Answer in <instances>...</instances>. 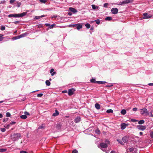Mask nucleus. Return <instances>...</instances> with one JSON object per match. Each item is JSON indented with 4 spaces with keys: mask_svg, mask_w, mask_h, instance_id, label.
<instances>
[{
    "mask_svg": "<svg viewBox=\"0 0 153 153\" xmlns=\"http://www.w3.org/2000/svg\"><path fill=\"white\" fill-rule=\"evenodd\" d=\"M21 137V135L20 133H16L11 135V137L13 141H15L19 139Z\"/></svg>",
    "mask_w": 153,
    "mask_h": 153,
    "instance_id": "1",
    "label": "nucleus"
},
{
    "mask_svg": "<svg viewBox=\"0 0 153 153\" xmlns=\"http://www.w3.org/2000/svg\"><path fill=\"white\" fill-rule=\"evenodd\" d=\"M27 13L26 12H23L21 13L20 14H10L8 15V17L9 18H11L12 17H22L23 16H25Z\"/></svg>",
    "mask_w": 153,
    "mask_h": 153,
    "instance_id": "2",
    "label": "nucleus"
},
{
    "mask_svg": "<svg viewBox=\"0 0 153 153\" xmlns=\"http://www.w3.org/2000/svg\"><path fill=\"white\" fill-rule=\"evenodd\" d=\"M140 113L142 115H143L144 114H145L146 115H147L149 114V113L147 109L145 108H144L141 109L140 110Z\"/></svg>",
    "mask_w": 153,
    "mask_h": 153,
    "instance_id": "3",
    "label": "nucleus"
},
{
    "mask_svg": "<svg viewBox=\"0 0 153 153\" xmlns=\"http://www.w3.org/2000/svg\"><path fill=\"white\" fill-rule=\"evenodd\" d=\"M75 91V89L74 88L69 89L68 91V95L69 96H71L72 95Z\"/></svg>",
    "mask_w": 153,
    "mask_h": 153,
    "instance_id": "4",
    "label": "nucleus"
},
{
    "mask_svg": "<svg viewBox=\"0 0 153 153\" xmlns=\"http://www.w3.org/2000/svg\"><path fill=\"white\" fill-rule=\"evenodd\" d=\"M143 19H147L151 18L152 16L150 15H148L147 13H144L143 14Z\"/></svg>",
    "mask_w": 153,
    "mask_h": 153,
    "instance_id": "5",
    "label": "nucleus"
},
{
    "mask_svg": "<svg viewBox=\"0 0 153 153\" xmlns=\"http://www.w3.org/2000/svg\"><path fill=\"white\" fill-rule=\"evenodd\" d=\"M132 1L131 0H126L119 3L120 5H122L123 4H128V3H131Z\"/></svg>",
    "mask_w": 153,
    "mask_h": 153,
    "instance_id": "6",
    "label": "nucleus"
},
{
    "mask_svg": "<svg viewBox=\"0 0 153 153\" xmlns=\"http://www.w3.org/2000/svg\"><path fill=\"white\" fill-rule=\"evenodd\" d=\"M137 128L140 130L143 131L146 129V127L145 126L139 125L137 126Z\"/></svg>",
    "mask_w": 153,
    "mask_h": 153,
    "instance_id": "7",
    "label": "nucleus"
},
{
    "mask_svg": "<svg viewBox=\"0 0 153 153\" xmlns=\"http://www.w3.org/2000/svg\"><path fill=\"white\" fill-rule=\"evenodd\" d=\"M112 13L113 14H116L117 13L118 10L117 8H113L111 10Z\"/></svg>",
    "mask_w": 153,
    "mask_h": 153,
    "instance_id": "8",
    "label": "nucleus"
},
{
    "mask_svg": "<svg viewBox=\"0 0 153 153\" xmlns=\"http://www.w3.org/2000/svg\"><path fill=\"white\" fill-rule=\"evenodd\" d=\"M100 146L102 148H105L107 147V144L105 143H100Z\"/></svg>",
    "mask_w": 153,
    "mask_h": 153,
    "instance_id": "9",
    "label": "nucleus"
},
{
    "mask_svg": "<svg viewBox=\"0 0 153 153\" xmlns=\"http://www.w3.org/2000/svg\"><path fill=\"white\" fill-rule=\"evenodd\" d=\"M122 140L123 143H127L128 141V137L127 136H124L122 138Z\"/></svg>",
    "mask_w": 153,
    "mask_h": 153,
    "instance_id": "10",
    "label": "nucleus"
},
{
    "mask_svg": "<svg viewBox=\"0 0 153 153\" xmlns=\"http://www.w3.org/2000/svg\"><path fill=\"white\" fill-rule=\"evenodd\" d=\"M69 9L70 11L74 13L77 12V10L76 9L73 7H69Z\"/></svg>",
    "mask_w": 153,
    "mask_h": 153,
    "instance_id": "11",
    "label": "nucleus"
},
{
    "mask_svg": "<svg viewBox=\"0 0 153 153\" xmlns=\"http://www.w3.org/2000/svg\"><path fill=\"white\" fill-rule=\"evenodd\" d=\"M128 126V124H126L125 123H122L121 124V129H122L123 130L125 129L126 126Z\"/></svg>",
    "mask_w": 153,
    "mask_h": 153,
    "instance_id": "12",
    "label": "nucleus"
},
{
    "mask_svg": "<svg viewBox=\"0 0 153 153\" xmlns=\"http://www.w3.org/2000/svg\"><path fill=\"white\" fill-rule=\"evenodd\" d=\"M80 119L81 118L80 117H78L75 119L74 121L76 123H78L80 121Z\"/></svg>",
    "mask_w": 153,
    "mask_h": 153,
    "instance_id": "13",
    "label": "nucleus"
},
{
    "mask_svg": "<svg viewBox=\"0 0 153 153\" xmlns=\"http://www.w3.org/2000/svg\"><path fill=\"white\" fill-rule=\"evenodd\" d=\"M59 113L58 111L57 110H56L55 112L53 114L52 116L54 117H55V116H56L57 115H59Z\"/></svg>",
    "mask_w": 153,
    "mask_h": 153,
    "instance_id": "14",
    "label": "nucleus"
},
{
    "mask_svg": "<svg viewBox=\"0 0 153 153\" xmlns=\"http://www.w3.org/2000/svg\"><path fill=\"white\" fill-rule=\"evenodd\" d=\"M95 106L96 108L97 109H99L100 108V105L98 103H96Z\"/></svg>",
    "mask_w": 153,
    "mask_h": 153,
    "instance_id": "15",
    "label": "nucleus"
},
{
    "mask_svg": "<svg viewBox=\"0 0 153 153\" xmlns=\"http://www.w3.org/2000/svg\"><path fill=\"white\" fill-rule=\"evenodd\" d=\"M78 25H76L77 26L76 28L78 30H79L80 29L82 28V26L79 24H78Z\"/></svg>",
    "mask_w": 153,
    "mask_h": 153,
    "instance_id": "16",
    "label": "nucleus"
},
{
    "mask_svg": "<svg viewBox=\"0 0 153 153\" xmlns=\"http://www.w3.org/2000/svg\"><path fill=\"white\" fill-rule=\"evenodd\" d=\"M54 69L53 68H52L51 69L50 71V73L51 74V75L52 76L54 75L56 73L55 72L53 71Z\"/></svg>",
    "mask_w": 153,
    "mask_h": 153,
    "instance_id": "17",
    "label": "nucleus"
},
{
    "mask_svg": "<svg viewBox=\"0 0 153 153\" xmlns=\"http://www.w3.org/2000/svg\"><path fill=\"white\" fill-rule=\"evenodd\" d=\"M27 33H22V34H21L20 35H19V36L20 38L22 37H24L26 36H27Z\"/></svg>",
    "mask_w": 153,
    "mask_h": 153,
    "instance_id": "18",
    "label": "nucleus"
},
{
    "mask_svg": "<svg viewBox=\"0 0 153 153\" xmlns=\"http://www.w3.org/2000/svg\"><path fill=\"white\" fill-rule=\"evenodd\" d=\"M96 82L97 83L99 84H103L106 83V82L105 81H96Z\"/></svg>",
    "mask_w": 153,
    "mask_h": 153,
    "instance_id": "19",
    "label": "nucleus"
},
{
    "mask_svg": "<svg viewBox=\"0 0 153 153\" xmlns=\"http://www.w3.org/2000/svg\"><path fill=\"white\" fill-rule=\"evenodd\" d=\"M62 125L60 124H58L56 126V128L58 129H60Z\"/></svg>",
    "mask_w": 153,
    "mask_h": 153,
    "instance_id": "20",
    "label": "nucleus"
},
{
    "mask_svg": "<svg viewBox=\"0 0 153 153\" xmlns=\"http://www.w3.org/2000/svg\"><path fill=\"white\" fill-rule=\"evenodd\" d=\"M126 113V111L125 109H123L121 111V113L123 115H125Z\"/></svg>",
    "mask_w": 153,
    "mask_h": 153,
    "instance_id": "21",
    "label": "nucleus"
},
{
    "mask_svg": "<svg viewBox=\"0 0 153 153\" xmlns=\"http://www.w3.org/2000/svg\"><path fill=\"white\" fill-rule=\"evenodd\" d=\"M117 141L119 143H120L122 145H124V143L123 142V141H122L121 140H120V139H117Z\"/></svg>",
    "mask_w": 153,
    "mask_h": 153,
    "instance_id": "22",
    "label": "nucleus"
},
{
    "mask_svg": "<svg viewBox=\"0 0 153 153\" xmlns=\"http://www.w3.org/2000/svg\"><path fill=\"white\" fill-rule=\"evenodd\" d=\"M95 133H96V134H100V130L98 128L95 131Z\"/></svg>",
    "mask_w": 153,
    "mask_h": 153,
    "instance_id": "23",
    "label": "nucleus"
},
{
    "mask_svg": "<svg viewBox=\"0 0 153 153\" xmlns=\"http://www.w3.org/2000/svg\"><path fill=\"white\" fill-rule=\"evenodd\" d=\"M46 84L48 86H50L51 85V82L48 80H47L45 82Z\"/></svg>",
    "mask_w": 153,
    "mask_h": 153,
    "instance_id": "24",
    "label": "nucleus"
},
{
    "mask_svg": "<svg viewBox=\"0 0 153 153\" xmlns=\"http://www.w3.org/2000/svg\"><path fill=\"white\" fill-rule=\"evenodd\" d=\"M128 150L130 152H132L134 150V148L133 147H131V148H128Z\"/></svg>",
    "mask_w": 153,
    "mask_h": 153,
    "instance_id": "25",
    "label": "nucleus"
},
{
    "mask_svg": "<svg viewBox=\"0 0 153 153\" xmlns=\"http://www.w3.org/2000/svg\"><path fill=\"white\" fill-rule=\"evenodd\" d=\"M20 117L22 119H25L27 118V116L25 115H23L21 116Z\"/></svg>",
    "mask_w": 153,
    "mask_h": 153,
    "instance_id": "26",
    "label": "nucleus"
},
{
    "mask_svg": "<svg viewBox=\"0 0 153 153\" xmlns=\"http://www.w3.org/2000/svg\"><path fill=\"white\" fill-rule=\"evenodd\" d=\"M112 20V18L110 17H107L105 18V20L110 21Z\"/></svg>",
    "mask_w": 153,
    "mask_h": 153,
    "instance_id": "27",
    "label": "nucleus"
},
{
    "mask_svg": "<svg viewBox=\"0 0 153 153\" xmlns=\"http://www.w3.org/2000/svg\"><path fill=\"white\" fill-rule=\"evenodd\" d=\"M144 123V121L143 120H141L138 122L139 124H142Z\"/></svg>",
    "mask_w": 153,
    "mask_h": 153,
    "instance_id": "28",
    "label": "nucleus"
},
{
    "mask_svg": "<svg viewBox=\"0 0 153 153\" xmlns=\"http://www.w3.org/2000/svg\"><path fill=\"white\" fill-rule=\"evenodd\" d=\"M106 112L108 113H112L113 112V110L111 109H108L107 110Z\"/></svg>",
    "mask_w": 153,
    "mask_h": 153,
    "instance_id": "29",
    "label": "nucleus"
},
{
    "mask_svg": "<svg viewBox=\"0 0 153 153\" xmlns=\"http://www.w3.org/2000/svg\"><path fill=\"white\" fill-rule=\"evenodd\" d=\"M92 7L93 9L94 10H95L96 9H97V8H98V6H95V5H94V4H92Z\"/></svg>",
    "mask_w": 153,
    "mask_h": 153,
    "instance_id": "30",
    "label": "nucleus"
},
{
    "mask_svg": "<svg viewBox=\"0 0 153 153\" xmlns=\"http://www.w3.org/2000/svg\"><path fill=\"white\" fill-rule=\"evenodd\" d=\"M20 37H19V36H15V37H13L12 38V39L13 40H16V39H20Z\"/></svg>",
    "mask_w": 153,
    "mask_h": 153,
    "instance_id": "31",
    "label": "nucleus"
},
{
    "mask_svg": "<svg viewBox=\"0 0 153 153\" xmlns=\"http://www.w3.org/2000/svg\"><path fill=\"white\" fill-rule=\"evenodd\" d=\"M90 81L91 82L97 83V81H96V80L94 79H91L90 80Z\"/></svg>",
    "mask_w": 153,
    "mask_h": 153,
    "instance_id": "32",
    "label": "nucleus"
},
{
    "mask_svg": "<svg viewBox=\"0 0 153 153\" xmlns=\"http://www.w3.org/2000/svg\"><path fill=\"white\" fill-rule=\"evenodd\" d=\"M85 26L88 29L90 28L91 26L88 23H86L85 24Z\"/></svg>",
    "mask_w": 153,
    "mask_h": 153,
    "instance_id": "33",
    "label": "nucleus"
},
{
    "mask_svg": "<svg viewBox=\"0 0 153 153\" xmlns=\"http://www.w3.org/2000/svg\"><path fill=\"white\" fill-rule=\"evenodd\" d=\"M7 150L6 149H0V152H5Z\"/></svg>",
    "mask_w": 153,
    "mask_h": 153,
    "instance_id": "34",
    "label": "nucleus"
},
{
    "mask_svg": "<svg viewBox=\"0 0 153 153\" xmlns=\"http://www.w3.org/2000/svg\"><path fill=\"white\" fill-rule=\"evenodd\" d=\"M93 22H96V23H97V25L100 24V22L99 21V19H97L96 20L94 21Z\"/></svg>",
    "mask_w": 153,
    "mask_h": 153,
    "instance_id": "35",
    "label": "nucleus"
},
{
    "mask_svg": "<svg viewBox=\"0 0 153 153\" xmlns=\"http://www.w3.org/2000/svg\"><path fill=\"white\" fill-rule=\"evenodd\" d=\"M5 26H1V28H0V29L1 30H5Z\"/></svg>",
    "mask_w": 153,
    "mask_h": 153,
    "instance_id": "36",
    "label": "nucleus"
},
{
    "mask_svg": "<svg viewBox=\"0 0 153 153\" xmlns=\"http://www.w3.org/2000/svg\"><path fill=\"white\" fill-rule=\"evenodd\" d=\"M40 1L41 3H45L47 1L46 0H39Z\"/></svg>",
    "mask_w": 153,
    "mask_h": 153,
    "instance_id": "37",
    "label": "nucleus"
},
{
    "mask_svg": "<svg viewBox=\"0 0 153 153\" xmlns=\"http://www.w3.org/2000/svg\"><path fill=\"white\" fill-rule=\"evenodd\" d=\"M10 114L9 112H7L6 113V116L7 117H10Z\"/></svg>",
    "mask_w": 153,
    "mask_h": 153,
    "instance_id": "38",
    "label": "nucleus"
},
{
    "mask_svg": "<svg viewBox=\"0 0 153 153\" xmlns=\"http://www.w3.org/2000/svg\"><path fill=\"white\" fill-rule=\"evenodd\" d=\"M43 95L42 94H37V96L38 97H41Z\"/></svg>",
    "mask_w": 153,
    "mask_h": 153,
    "instance_id": "39",
    "label": "nucleus"
},
{
    "mask_svg": "<svg viewBox=\"0 0 153 153\" xmlns=\"http://www.w3.org/2000/svg\"><path fill=\"white\" fill-rule=\"evenodd\" d=\"M10 124H8V125H5L4 126V127L8 129V128H9V127H10Z\"/></svg>",
    "mask_w": 153,
    "mask_h": 153,
    "instance_id": "40",
    "label": "nucleus"
},
{
    "mask_svg": "<svg viewBox=\"0 0 153 153\" xmlns=\"http://www.w3.org/2000/svg\"><path fill=\"white\" fill-rule=\"evenodd\" d=\"M72 153H78V151L76 149H75L72 151Z\"/></svg>",
    "mask_w": 153,
    "mask_h": 153,
    "instance_id": "41",
    "label": "nucleus"
},
{
    "mask_svg": "<svg viewBox=\"0 0 153 153\" xmlns=\"http://www.w3.org/2000/svg\"><path fill=\"white\" fill-rule=\"evenodd\" d=\"M55 26V24H53L51 25H50V26L49 27V28L50 29L53 28Z\"/></svg>",
    "mask_w": 153,
    "mask_h": 153,
    "instance_id": "42",
    "label": "nucleus"
},
{
    "mask_svg": "<svg viewBox=\"0 0 153 153\" xmlns=\"http://www.w3.org/2000/svg\"><path fill=\"white\" fill-rule=\"evenodd\" d=\"M16 1V0H10V4H12L14 2Z\"/></svg>",
    "mask_w": 153,
    "mask_h": 153,
    "instance_id": "43",
    "label": "nucleus"
},
{
    "mask_svg": "<svg viewBox=\"0 0 153 153\" xmlns=\"http://www.w3.org/2000/svg\"><path fill=\"white\" fill-rule=\"evenodd\" d=\"M17 6L18 7H20V5H21V3L20 2H17Z\"/></svg>",
    "mask_w": 153,
    "mask_h": 153,
    "instance_id": "44",
    "label": "nucleus"
},
{
    "mask_svg": "<svg viewBox=\"0 0 153 153\" xmlns=\"http://www.w3.org/2000/svg\"><path fill=\"white\" fill-rule=\"evenodd\" d=\"M41 18L40 16H35V19H38Z\"/></svg>",
    "mask_w": 153,
    "mask_h": 153,
    "instance_id": "45",
    "label": "nucleus"
},
{
    "mask_svg": "<svg viewBox=\"0 0 153 153\" xmlns=\"http://www.w3.org/2000/svg\"><path fill=\"white\" fill-rule=\"evenodd\" d=\"M78 25V24L71 25L69 26V27H74V26H76V25Z\"/></svg>",
    "mask_w": 153,
    "mask_h": 153,
    "instance_id": "46",
    "label": "nucleus"
},
{
    "mask_svg": "<svg viewBox=\"0 0 153 153\" xmlns=\"http://www.w3.org/2000/svg\"><path fill=\"white\" fill-rule=\"evenodd\" d=\"M1 130L2 132H4L5 131L6 129L5 128H1Z\"/></svg>",
    "mask_w": 153,
    "mask_h": 153,
    "instance_id": "47",
    "label": "nucleus"
},
{
    "mask_svg": "<svg viewBox=\"0 0 153 153\" xmlns=\"http://www.w3.org/2000/svg\"><path fill=\"white\" fill-rule=\"evenodd\" d=\"M150 137H152L153 138V131L151 132L150 133Z\"/></svg>",
    "mask_w": 153,
    "mask_h": 153,
    "instance_id": "48",
    "label": "nucleus"
},
{
    "mask_svg": "<svg viewBox=\"0 0 153 153\" xmlns=\"http://www.w3.org/2000/svg\"><path fill=\"white\" fill-rule=\"evenodd\" d=\"M108 3H105L104 4V7H107L108 6Z\"/></svg>",
    "mask_w": 153,
    "mask_h": 153,
    "instance_id": "49",
    "label": "nucleus"
},
{
    "mask_svg": "<svg viewBox=\"0 0 153 153\" xmlns=\"http://www.w3.org/2000/svg\"><path fill=\"white\" fill-rule=\"evenodd\" d=\"M24 114H25V115H30V114L28 112H27V111H25V112H24Z\"/></svg>",
    "mask_w": 153,
    "mask_h": 153,
    "instance_id": "50",
    "label": "nucleus"
},
{
    "mask_svg": "<svg viewBox=\"0 0 153 153\" xmlns=\"http://www.w3.org/2000/svg\"><path fill=\"white\" fill-rule=\"evenodd\" d=\"M20 153H28L27 152L24 151H20Z\"/></svg>",
    "mask_w": 153,
    "mask_h": 153,
    "instance_id": "51",
    "label": "nucleus"
},
{
    "mask_svg": "<svg viewBox=\"0 0 153 153\" xmlns=\"http://www.w3.org/2000/svg\"><path fill=\"white\" fill-rule=\"evenodd\" d=\"M137 108H133V110L134 111H136L137 110Z\"/></svg>",
    "mask_w": 153,
    "mask_h": 153,
    "instance_id": "52",
    "label": "nucleus"
},
{
    "mask_svg": "<svg viewBox=\"0 0 153 153\" xmlns=\"http://www.w3.org/2000/svg\"><path fill=\"white\" fill-rule=\"evenodd\" d=\"M39 129H44V128L42 126H39L38 128Z\"/></svg>",
    "mask_w": 153,
    "mask_h": 153,
    "instance_id": "53",
    "label": "nucleus"
},
{
    "mask_svg": "<svg viewBox=\"0 0 153 153\" xmlns=\"http://www.w3.org/2000/svg\"><path fill=\"white\" fill-rule=\"evenodd\" d=\"M16 123V122H12L10 124V125H12L13 124H14Z\"/></svg>",
    "mask_w": 153,
    "mask_h": 153,
    "instance_id": "54",
    "label": "nucleus"
},
{
    "mask_svg": "<svg viewBox=\"0 0 153 153\" xmlns=\"http://www.w3.org/2000/svg\"><path fill=\"white\" fill-rule=\"evenodd\" d=\"M112 86H113V85L111 84V85H107L105 86L106 87H112Z\"/></svg>",
    "mask_w": 153,
    "mask_h": 153,
    "instance_id": "55",
    "label": "nucleus"
},
{
    "mask_svg": "<svg viewBox=\"0 0 153 153\" xmlns=\"http://www.w3.org/2000/svg\"><path fill=\"white\" fill-rule=\"evenodd\" d=\"M131 121L133 122H136L137 121V120H136L134 119H131Z\"/></svg>",
    "mask_w": 153,
    "mask_h": 153,
    "instance_id": "56",
    "label": "nucleus"
},
{
    "mask_svg": "<svg viewBox=\"0 0 153 153\" xmlns=\"http://www.w3.org/2000/svg\"><path fill=\"white\" fill-rule=\"evenodd\" d=\"M45 25L46 26H50V24H48V23H47V24H45Z\"/></svg>",
    "mask_w": 153,
    "mask_h": 153,
    "instance_id": "57",
    "label": "nucleus"
},
{
    "mask_svg": "<svg viewBox=\"0 0 153 153\" xmlns=\"http://www.w3.org/2000/svg\"><path fill=\"white\" fill-rule=\"evenodd\" d=\"M151 114H150L149 115V116L150 117H153V114H152V111H151Z\"/></svg>",
    "mask_w": 153,
    "mask_h": 153,
    "instance_id": "58",
    "label": "nucleus"
},
{
    "mask_svg": "<svg viewBox=\"0 0 153 153\" xmlns=\"http://www.w3.org/2000/svg\"><path fill=\"white\" fill-rule=\"evenodd\" d=\"M148 85L149 86H152V85L153 86V83H149L148 84Z\"/></svg>",
    "mask_w": 153,
    "mask_h": 153,
    "instance_id": "59",
    "label": "nucleus"
},
{
    "mask_svg": "<svg viewBox=\"0 0 153 153\" xmlns=\"http://www.w3.org/2000/svg\"><path fill=\"white\" fill-rule=\"evenodd\" d=\"M68 15L69 16H71L72 15V13L71 12H69L68 13Z\"/></svg>",
    "mask_w": 153,
    "mask_h": 153,
    "instance_id": "60",
    "label": "nucleus"
},
{
    "mask_svg": "<svg viewBox=\"0 0 153 153\" xmlns=\"http://www.w3.org/2000/svg\"><path fill=\"white\" fill-rule=\"evenodd\" d=\"M2 117H3L2 115L0 113V118H1Z\"/></svg>",
    "mask_w": 153,
    "mask_h": 153,
    "instance_id": "61",
    "label": "nucleus"
},
{
    "mask_svg": "<svg viewBox=\"0 0 153 153\" xmlns=\"http://www.w3.org/2000/svg\"><path fill=\"white\" fill-rule=\"evenodd\" d=\"M45 16V15H42L41 16H40V17L41 18H42V17H44Z\"/></svg>",
    "mask_w": 153,
    "mask_h": 153,
    "instance_id": "62",
    "label": "nucleus"
},
{
    "mask_svg": "<svg viewBox=\"0 0 153 153\" xmlns=\"http://www.w3.org/2000/svg\"><path fill=\"white\" fill-rule=\"evenodd\" d=\"M19 22V21H16V22H14V23L15 24H16L17 23H18Z\"/></svg>",
    "mask_w": 153,
    "mask_h": 153,
    "instance_id": "63",
    "label": "nucleus"
},
{
    "mask_svg": "<svg viewBox=\"0 0 153 153\" xmlns=\"http://www.w3.org/2000/svg\"><path fill=\"white\" fill-rule=\"evenodd\" d=\"M110 153H115V152L114 151H112Z\"/></svg>",
    "mask_w": 153,
    "mask_h": 153,
    "instance_id": "64",
    "label": "nucleus"
}]
</instances>
